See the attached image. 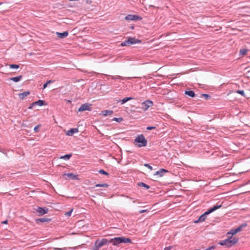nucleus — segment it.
<instances>
[{"instance_id": "f257e3e1", "label": "nucleus", "mask_w": 250, "mask_h": 250, "mask_svg": "<svg viewBox=\"0 0 250 250\" xmlns=\"http://www.w3.org/2000/svg\"><path fill=\"white\" fill-rule=\"evenodd\" d=\"M110 243L113 246H118L121 243H131V240L129 238L125 237H118L110 239Z\"/></svg>"}, {"instance_id": "f03ea898", "label": "nucleus", "mask_w": 250, "mask_h": 250, "mask_svg": "<svg viewBox=\"0 0 250 250\" xmlns=\"http://www.w3.org/2000/svg\"><path fill=\"white\" fill-rule=\"evenodd\" d=\"M221 207H222L221 205L213 206L212 208H211L208 210L207 211H206L204 213L202 214L199 217V218H198V219L197 220L194 221V223H197L199 222L204 221L206 220L207 216L208 214L213 212L214 211L216 210V209L220 208Z\"/></svg>"}, {"instance_id": "7ed1b4c3", "label": "nucleus", "mask_w": 250, "mask_h": 250, "mask_svg": "<svg viewBox=\"0 0 250 250\" xmlns=\"http://www.w3.org/2000/svg\"><path fill=\"white\" fill-rule=\"evenodd\" d=\"M134 142L138 143L137 146L139 147L146 146L147 143V140L143 134L138 135L135 139Z\"/></svg>"}, {"instance_id": "20e7f679", "label": "nucleus", "mask_w": 250, "mask_h": 250, "mask_svg": "<svg viewBox=\"0 0 250 250\" xmlns=\"http://www.w3.org/2000/svg\"><path fill=\"white\" fill-rule=\"evenodd\" d=\"M141 41L135 38L129 37L127 40L122 42L121 44L122 46H128L130 45L140 42Z\"/></svg>"}, {"instance_id": "39448f33", "label": "nucleus", "mask_w": 250, "mask_h": 250, "mask_svg": "<svg viewBox=\"0 0 250 250\" xmlns=\"http://www.w3.org/2000/svg\"><path fill=\"white\" fill-rule=\"evenodd\" d=\"M110 243V239L103 238L101 240H97L95 243V248L99 249L104 245H106Z\"/></svg>"}, {"instance_id": "423d86ee", "label": "nucleus", "mask_w": 250, "mask_h": 250, "mask_svg": "<svg viewBox=\"0 0 250 250\" xmlns=\"http://www.w3.org/2000/svg\"><path fill=\"white\" fill-rule=\"evenodd\" d=\"M92 104L89 103H85L82 104L78 109V111L82 112L85 110L91 111L92 110Z\"/></svg>"}, {"instance_id": "0eeeda50", "label": "nucleus", "mask_w": 250, "mask_h": 250, "mask_svg": "<svg viewBox=\"0 0 250 250\" xmlns=\"http://www.w3.org/2000/svg\"><path fill=\"white\" fill-rule=\"evenodd\" d=\"M153 105V102L151 100H147L142 103V109L146 111L148 108Z\"/></svg>"}, {"instance_id": "6e6552de", "label": "nucleus", "mask_w": 250, "mask_h": 250, "mask_svg": "<svg viewBox=\"0 0 250 250\" xmlns=\"http://www.w3.org/2000/svg\"><path fill=\"white\" fill-rule=\"evenodd\" d=\"M125 19L127 21H140L142 19V18L138 15L131 14L126 16Z\"/></svg>"}, {"instance_id": "1a4fd4ad", "label": "nucleus", "mask_w": 250, "mask_h": 250, "mask_svg": "<svg viewBox=\"0 0 250 250\" xmlns=\"http://www.w3.org/2000/svg\"><path fill=\"white\" fill-rule=\"evenodd\" d=\"M219 244L221 246H225L227 248H230L231 246H232V245L230 243L229 239V238L220 241L219 242Z\"/></svg>"}, {"instance_id": "9d476101", "label": "nucleus", "mask_w": 250, "mask_h": 250, "mask_svg": "<svg viewBox=\"0 0 250 250\" xmlns=\"http://www.w3.org/2000/svg\"><path fill=\"white\" fill-rule=\"evenodd\" d=\"M36 211L37 212L39 213V215H42L47 213L48 211V209L45 207H38L37 209H36Z\"/></svg>"}, {"instance_id": "9b49d317", "label": "nucleus", "mask_w": 250, "mask_h": 250, "mask_svg": "<svg viewBox=\"0 0 250 250\" xmlns=\"http://www.w3.org/2000/svg\"><path fill=\"white\" fill-rule=\"evenodd\" d=\"M78 128H72L67 131L65 132V134L67 136H72L74 133H78Z\"/></svg>"}, {"instance_id": "f8f14e48", "label": "nucleus", "mask_w": 250, "mask_h": 250, "mask_svg": "<svg viewBox=\"0 0 250 250\" xmlns=\"http://www.w3.org/2000/svg\"><path fill=\"white\" fill-rule=\"evenodd\" d=\"M168 172V170L164 168H161L159 170L156 171L154 174L155 175H159L160 177H162L163 175Z\"/></svg>"}, {"instance_id": "ddd939ff", "label": "nucleus", "mask_w": 250, "mask_h": 250, "mask_svg": "<svg viewBox=\"0 0 250 250\" xmlns=\"http://www.w3.org/2000/svg\"><path fill=\"white\" fill-rule=\"evenodd\" d=\"M56 34L59 38L61 39H63L66 38L68 36V32L64 31L62 33L56 32Z\"/></svg>"}, {"instance_id": "4468645a", "label": "nucleus", "mask_w": 250, "mask_h": 250, "mask_svg": "<svg viewBox=\"0 0 250 250\" xmlns=\"http://www.w3.org/2000/svg\"><path fill=\"white\" fill-rule=\"evenodd\" d=\"M228 238L229 239V242L232 246L236 244L239 240L238 238L232 236H230Z\"/></svg>"}, {"instance_id": "2eb2a0df", "label": "nucleus", "mask_w": 250, "mask_h": 250, "mask_svg": "<svg viewBox=\"0 0 250 250\" xmlns=\"http://www.w3.org/2000/svg\"><path fill=\"white\" fill-rule=\"evenodd\" d=\"M63 176H66L68 178L73 179V180H75V179H78L77 175H75L74 174L72 173H67V174H64Z\"/></svg>"}, {"instance_id": "dca6fc26", "label": "nucleus", "mask_w": 250, "mask_h": 250, "mask_svg": "<svg viewBox=\"0 0 250 250\" xmlns=\"http://www.w3.org/2000/svg\"><path fill=\"white\" fill-rule=\"evenodd\" d=\"M51 220V219L50 218L43 217V218H40L37 219L36 220V222L37 223H39V222L43 223V222H49V221H50Z\"/></svg>"}, {"instance_id": "f3484780", "label": "nucleus", "mask_w": 250, "mask_h": 250, "mask_svg": "<svg viewBox=\"0 0 250 250\" xmlns=\"http://www.w3.org/2000/svg\"><path fill=\"white\" fill-rule=\"evenodd\" d=\"M35 103L36 105L40 106L47 104L44 101L42 100H39L38 101L35 102Z\"/></svg>"}, {"instance_id": "a211bd4d", "label": "nucleus", "mask_w": 250, "mask_h": 250, "mask_svg": "<svg viewBox=\"0 0 250 250\" xmlns=\"http://www.w3.org/2000/svg\"><path fill=\"white\" fill-rule=\"evenodd\" d=\"M29 94H30V92L29 91H27L23 92L22 93L19 94V97L21 99H23L25 97H26Z\"/></svg>"}, {"instance_id": "6ab92c4d", "label": "nucleus", "mask_w": 250, "mask_h": 250, "mask_svg": "<svg viewBox=\"0 0 250 250\" xmlns=\"http://www.w3.org/2000/svg\"><path fill=\"white\" fill-rule=\"evenodd\" d=\"M113 113V111L112 110H105L102 111V114L104 116H106L107 115H110Z\"/></svg>"}, {"instance_id": "aec40b11", "label": "nucleus", "mask_w": 250, "mask_h": 250, "mask_svg": "<svg viewBox=\"0 0 250 250\" xmlns=\"http://www.w3.org/2000/svg\"><path fill=\"white\" fill-rule=\"evenodd\" d=\"M185 93L186 95L190 97H194L195 94L193 91H185Z\"/></svg>"}, {"instance_id": "412c9836", "label": "nucleus", "mask_w": 250, "mask_h": 250, "mask_svg": "<svg viewBox=\"0 0 250 250\" xmlns=\"http://www.w3.org/2000/svg\"><path fill=\"white\" fill-rule=\"evenodd\" d=\"M22 77V76L20 75V76H18L17 77L11 78L10 80L15 82H18L21 79Z\"/></svg>"}, {"instance_id": "4be33fe9", "label": "nucleus", "mask_w": 250, "mask_h": 250, "mask_svg": "<svg viewBox=\"0 0 250 250\" xmlns=\"http://www.w3.org/2000/svg\"><path fill=\"white\" fill-rule=\"evenodd\" d=\"M247 226V224L246 223H244L242 224L241 226L238 227L237 228L235 229V231L236 232H238L242 230V229L244 227H246Z\"/></svg>"}, {"instance_id": "5701e85b", "label": "nucleus", "mask_w": 250, "mask_h": 250, "mask_svg": "<svg viewBox=\"0 0 250 250\" xmlns=\"http://www.w3.org/2000/svg\"><path fill=\"white\" fill-rule=\"evenodd\" d=\"M137 185L138 186L144 187L147 189H148L150 188L149 186L146 184L145 183H144L143 182H139V183H138Z\"/></svg>"}, {"instance_id": "b1692460", "label": "nucleus", "mask_w": 250, "mask_h": 250, "mask_svg": "<svg viewBox=\"0 0 250 250\" xmlns=\"http://www.w3.org/2000/svg\"><path fill=\"white\" fill-rule=\"evenodd\" d=\"M132 99H133V98L132 97H125V98H124L123 99H122L121 100V103H122V104H124L126 102H127V101L130 100H132Z\"/></svg>"}, {"instance_id": "393cba45", "label": "nucleus", "mask_w": 250, "mask_h": 250, "mask_svg": "<svg viewBox=\"0 0 250 250\" xmlns=\"http://www.w3.org/2000/svg\"><path fill=\"white\" fill-rule=\"evenodd\" d=\"M71 156H72L71 154H66L64 156H61L60 157V158L64 159V160H68L71 158Z\"/></svg>"}, {"instance_id": "a878e982", "label": "nucleus", "mask_w": 250, "mask_h": 250, "mask_svg": "<svg viewBox=\"0 0 250 250\" xmlns=\"http://www.w3.org/2000/svg\"><path fill=\"white\" fill-rule=\"evenodd\" d=\"M96 187H103V188H108L109 185L107 184L104 183V184H98L95 185Z\"/></svg>"}, {"instance_id": "bb28decb", "label": "nucleus", "mask_w": 250, "mask_h": 250, "mask_svg": "<svg viewBox=\"0 0 250 250\" xmlns=\"http://www.w3.org/2000/svg\"><path fill=\"white\" fill-rule=\"evenodd\" d=\"M248 51V49H241L240 50L239 53L240 55H245Z\"/></svg>"}, {"instance_id": "cd10ccee", "label": "nucleus", "mask_w": 250, "mask_h": 250, "mask_svg": "<svg viewBox=\"0 0 250 250\" xmlns=\"http://www.w3.org/2000/svg\"><path fill=\"white\" fill-rule=\"evenodd\" d=\"M236 231H235V229H231L229 232L227 233V235L229 234H231L232 235H233L236 233Z\"/></svg>"}, {"instance_id": "c85d7f7f", "label": "nucleus", "mask_w": 250, "mask_h": 250, "mask_svg": "<svg viewBox=\"0 0 250 250\" xmlns=\"http://www.w3.org/2000/svg\"><path fill=\"white\" fill-rule=\"evenodd\" d=\"M9 67L10 68L18 69L19 68L20 66H19V65H18V64H10Z\"/></svg>"}, {"instance_id": "c756f323", "label": "nucleus", "mask_w": 250, "mask_h": 250, "mask_svg": "<svg viewBox=\"0 0 250 250\" xmlns=\"http://www.w3.org/2000/svg\"><path fill=\"white\" fill-rule=\"evenodd\" d=\"M236 93L241 95L244 97H245V94L244 90H238L236 91Z\"/></svg>"}, {"instance_id": "7c9ffc66", "label": "nucleus", "mask_w": 250, "mask_h": 250, "mask_svg": "<svg viewBox=\"0 0 250 250\" xmlns=\"http://www.w3.org/2000/svg\"><path fill=\"white\" fill-rule=\"evenodd\" d=\"M99 172L101 174H104V175H108L109 174L108 172H107L106 171H104V169H100L99 171Z\"/></svg>"}, {"instance_id": "2f4dec72", "label": "nucleus", "mask_w": 250, "mask_h": 250, "mask_svg": "<svg viewBox=\"0 0 250 250\" xmlns=\"http://www.w3.org/2000/svg\"><path fill=\"white\" fill-rule=\"evenodd\" d=\"M41 126V125L39 124L37 125H36L34 128V130L35 132H38L39 131V128Z\"/></svg>"}, {"instance_id": "473e14b6", "label": "nucleus", "mask_w": 250, "mask_h": 250, "mask_svg": "<svg viewBox=\"0 0 250 250\" xmlns=\"http://www.w3.org/2000/svg\"><path fill=\"white\" fill-rule=\"evenodd\" d=\"M112 120L120 122L123 120V119L122 118H114Z\"/></svg>"}, {"instance_id": "72a5a7b5", "label": "nucleus", "mask_w": 250, "mask_h": 250, "mask_svg": "<svg viewBox=\"0 0 250 250\" xmlns=\"http://www.w3.org/2000/svg\"><path fill=\"white\" fill-rule=\"evenodd\" d=\"M144 166L145 167H146L148 168H149L150 170H152V167L151 166H150L148 164H145Z\"/></svg>"}, {"instance_id": "f704fd0d", "label": "nucleus", "mask_w": 250, "mask_h": 250, "mask_svg": "<svg viewBox=\"0 0 250 250\" xmlns=\"http://www.w3.org/2000/svg\"><path fill=\"white\" fill-rule=\"evenodd\" d=\"M202 96L205 97V99H208L209 98H210V96L209 95L207 94H202Z\"/></svg>"}, {"instance_id": "c9c22d12", "label": "nucleus", "mask_w": 250, "mask_h": 250, "mask_svg": "<svg viewBox=\"0 0 250 250\" xmlns=\"http://www.w3.org/2000/svg\"><path fill=\"white\" fill-rule=\"evenodd\" d=\"M72 211H73V209H72L71 210H70V211H69L68 212H66L65 214L67 216H69L71 215Z\"/></svg>"}, {"instance_id": "e433bc0d", "label": "nucleus", "mask_w": 250, "mask_h": 250, "mask_svg": "<svg viewBox=\"0 0 250 250\" xmlns=\"http://www.w3.org/2000/svg\"><path fill=\"white\" fill-rule=\"evenodd\" d=\"M156 126H147L146 127V129L147 130H152V129H156Z\"/></svg>"}, {"instance_id": "4c0bfd02", "label": "nucleus", "mask_w": 250, "mask_h": 250, "mask_svg": "<svg viewBox=\"0 0 250 250\" xmlns=\"http://www.w3.org/2000/svg\"><path fill=\"white\" fill-rule=\"evenodd\" d=\"M35 104V102H33L32 104H31L29 106L28 108L29 109H32L33 106H36V105Z\"/></svg>"}, {"instance_id": "58836bf2", "label": "nucleus", "mask_w": 250, "mask_h": 250, "mask_svg": "<svg viewBox=\"0 0 250 250\" xmlns=\"http://www.w3.org/2000/svg\"><path fill=\"white\" fill-rule=\"evenodd\" d=\"M54 82V80H49V81L46 82V83L47 84H49V83H53Z\"/></svg>"}, {"instance_id": "ea45409f", "label": "nucleus", "mask_w": 250, "mask_h": 250, "mask_svg": "<svg viewBox=\"0 0 250 250\" xmlns=\"http://www.w3.org/2000/svg\"><path fill=\"white\" fill-rule=\"evenodd\" d=\"M171 249V247H168L165 248L164 250H170Z\"/></svg>"}, {"instance_id": "a19ab883", "label": "nucleus", "mask_w": 250, "mask_h": 250, "mask_svg": "<svg viewBox=\"0 0 250 250\" xmlns=\"http://www.w3.org/2000/svg\"><path fill=\"white\" fill-rule=\"evenodd\" d=\"M47 83H45L43 85V87H42V89H45L46 87H47Z\"/></svg>"}, {"instance_id": "79ce46f5", "label": "nucleus", "mask_w": 250, "mask_h": 250, "mask_svg": "<svg viewBox=\"0 0 250 250\" xmlns=\"http://www.w3.org/2000/svg\"><path fill=\"white\" fill-rule=\"evenodd\" d=\"M146 211H147L146 210H141L139 211V212L140 213H143L146 212Z\"/></svg>"}, {"instance_id": "37998d69", "label": "nucleus", "mask_w": 250, "mask_h": 250, "mask_svg": "<svg viewBox=\"0 0 250 250\" xmlns=\"http://www.w3.org/2000/svg\"><path fill=\"white\" fill-rule=\"evenodd\" d=\"M130 199H131V200H133V203H135V202H136V200H134V199H133V198H130Z\"/></svg>"}, {"instance_id": "c03bdc74", "label": "nucleus", "mask_w": 250, "mask_h": 250, "mask_svg": "<svg viewBox=\"0 0 250 250\" xmlns=\"http://www.w3.org/2000/svg\"><path fill=\"white\" fill-rule=\"evenodd\" d=\"M7 221H4L2 222L3 224H7Z\"/></svg>"}, {"instance_id": "a18cd8bd", "label": "nucleus", "mask_w": 250, "mask_h": 250, "mask_svg": "<svg viewBox=\"0 0 250 250\" xmlns=\"http://www.w3.org/2000/svg\"><path fill=\"white\" fill-rule=\"evenodd\" d=\"M131 28H132V29H133V28H134V27H133V26H132V27H131Z\"/></svg>"}, {"instance_id": "49530a36", "label": "nucleus", "mask_w": 250, "mask_h": 250, "mask_svg": "<svg viewBox=\"0 0 250 250\" xmlns=\"http://www.w3.org/2000/svg\"><path fill=\"white\" fill-rule=\"evenodd\" d=\"M2 4V3H0V5H1Z\"/></svg>"}]
</instances>
